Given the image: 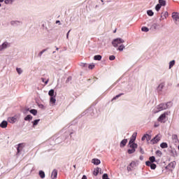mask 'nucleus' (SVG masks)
<instances>
[{"mask_svg": "<svg viewBox=\"0 0 179 179\" xmlns=\"http://www.w3.org/2000/svg\"><path fill=\"white\" fill-rule=\"evenodd\" d=\"M123 43H125V41L122 38H116L112 41V45L113 47L117 48Z\"/></svg>", "mask_w": 179, "mask_h": 179, "instance_id": "f257e3e1", "label": "nucleus"}, {"mask_svg": "<svg viewBox=\"0 0 179 179\" xmlns=\"http://www.w3.org/2000/svg\"><path fill=\"white\" fill-rule=\"evenodd\" d=\"M167 115H169V113H167V112H165L162 115H161L159 116V118H158L159 122H163V121H164V120H166V117H167Z\"/></svg>", "mask_w": 179, "mask_h": 179, "instance_id": "f03ea898", "label": "nucleus"}, {"mask_svg": "<svg viewBox=\"0 0 179 179\" xmlns=\"http://www.w3.org/2000/svg\"><path fill=\"white\" fill-rule=\"evenodd\" d=\"M172 19L175 21V23L179 22V13H172Z\"/></svg>", "mask_w": 179, "mask_h": 179, "instance_id": "7ed1b4c3", "label": "nucleus"}, {"mask_svg": "<svg viewBox=\"0 0 179 179\" xmlns=\"http://www.w3.org/2000/svg\"><path fill=\"white\" fill-rule=\"evenodd\" d=\"M8 121L10 122V124H15V122L17 121V115L8 117Z\"/></svg>", "mask_w": 179, "mask_h": 179, "instance_id": "20e7f679", "label": "nucleus"}, {"mask_svg": "<svg viewBox=\"0 0 179 179\" xmlns=\"http://www.w3.org/2000/svg\"><path fill=\"white\" fill-rule=\"evenodd\" d=\"M145 164H146V166H148V167H150L151 170H155V169H156V167H157L156 164H152V163L150 162V161H147V162H145Z\"/></svg>", "mask_w": 179, "mask_h": 179, "instance_id": "39448f33", "label": "nucleus"}, {"mask_svg": "<svg viewBox=\"0 0 179 179\" xmlns=\"http://www.w3.org/2000/svg\"><path fill=\"white\" fill-rule=\"evenodd\" d=\"M150 139H152V137L149 134H145L141 138L142 141L147 140L148 142H149V141H150Z\"/></svg>", "mask_w": 179, "mask_h": 179, "instance_id": "423d86ee", "label": "nucleus"}, {"mask_svg": "<svg viewBox=\"0 0 179 179\" xmlns=\"http://www.w3.org/2000/svg\"><path fill=\"white\" fill-rule=\"evenodd\" d=\"M160 141V136H156L153 139L151 140L152 143H157Z\"/></svg>", "mask_w": 179, "mask_h": 179, "instance_id": "0eeeda50", "label": "nucleus"}, {"mask_svg": "<svg viewBox=\"0 0 179 179\" xmlns=\"http://www.w3.org/2000/svg\"><path fill=\"white\" fill-rule=\"evenodd\" d=\"M136 133L133 134L130 141H129V145H131V143H134V142H135V140L136 139Z\"/></svg>", "mask_w": 179, "mask_h": 179, "instance_id": "6e6552de", "label": "nucleus"}, {"mask_svg": "<svg viewBox=\"0 0 179 179\" xmlns=\"http://www.w3.org/2000/svg\"><path fill=\"white\" fill-rule=\"evenodd\" d=\"M57 176H58V171L55 169L52 172L51 178L55 179L57 178Z\"/></svg>", "mask_w": 179, "mask_h": 179, "instance_id": "1a4fd4ad", "label": "nucleus"}, {"mask_svg": "<svg viewBox=\"0 0 179 179\" xmlns=\"http://www.w3.org/2000/svg\"><path fill=\"white\" fill-rule=\"evenodd\" d=\"M8 42H4L1 46H0V51H2V50H5V48H8Z\"/></svg>", "mask_w": 179, "mask_h": 179, "instance_id": "9d476101", "label": "nucleus"}, {"mask_svg": "<svg viewBox=\"0 0 179 179\" xmlns=\"http://www.w3.org/2000/svg\"><path fill=\"white\" fill-rule=\"evenodd\" d=\"M158 111H162V110H166V106L164 104L161 103L157 106Z\"/></svg>", "mask_w": 179, "mask_h": 179, "instance_id": "9b49d317", "label": "nucleus"}, {"mask_svg": "<svg viewBox=\"0 0 179 179\" xmlns=\"http://www.w3.org/2000/svg\"><path fill=\"white\" fill-rule=\"evenodd\" d=\"M22 149H23V143L18 144V147L17 148V153H20V152H22Z\"/></svg>", "mask_w": 179, "mask_h": 179, "instance_id": "f8f14e48", "label": "nucleus"}, {"mask_svg": "<svg viewBox=\"0 0 179 179\" xmlns=\"http://www.w3.org/2000/svg\"><path fill=\"white\" fill-rule=\"evenodd\" d=\"M127 142H128V140L127 139L122 140L120 143V148H124V146L127 145Z\"/></svg>", "mask_w": 179, "mask_h": 179, "instance_id": "ddd939ff", "label": "nucleus"}, {"mask_svg": "<svg viewBox=\"0 0 179 179\" xmlns=\"http://www.w3.org/2000/svg\"><path fill=\"white\" fill-rule=\"evenodd\" d=\"M0 127H1V128H6V127H8V122H6V121H3V122L0 124Z\"/></svg>", "mask_w": 179, "mask_h": 179, "instance_id": "4468645a", "label": "nucleus"}, {"mask_svg": "<svg viewBox=\"0 0 179 179\" xmlns=\"http://www.w3.org/2000/svg\"><path fill=\"white\" fill-rule=\"evenodd\" d=\"M92 163L94 164H96V166H99V164H100L101 162H100V159H93Z\"/></svg>", "mask_w": 179, "mask_h": 179, "instance_id": "2eb2a0df", "label": "nucleus"}, {"mask_svg": "<svg viewBox=\"0 0 179 179\" xmlns=\"http://www.w3.org/2000/svg\"><path fill=\"white\" fill-rule=\"evenodd\" d=\"M160 146L162 149H167V148H169V145L167 144V143H162L160 144Z\"/></svg>", "mask_w": 179, "mask_h": 179, "instance_id": "dca6fc26", "label": "nucleus"}, {"mask_svg": "<svg viewBox=\"0 0 179 179\" xmlns=\"http://www.w3.org/2000/svg\"><path fill=\"white\" fill-rule=\"evenodd\" d=\"M130 145V148H131V149H134V150H136L137 148H138V144H136V143H131V144H129Z\"/></svg>", "mask_w": 179, "mask_h": 179, "instance_id": "f3484780", "label": "nucleus"}, {"mask_svg": "<svg viewBox=\"0 0 179 179\" xmlns=\"http://www.w3.org/2000/svg\"><path fill=\"white\" fill-rule=\"evenodd\" d=\"M31 120H33V116H31V115H28L24 117V121H31Z\"/></svg>", "mask_w": 179, "mask_h": 179, "instance_id": "a211bd4d", "label": "nucleus"}, {"mask_svg": "<svg viewBox=\"0 0 179 179\" xmlns=\"http://www.w3.org/2000/svg\"><path fill=\"white\" fill-rule=\"evenodd\" d=\"M174 65H176V61L175 60L171 61L169 62V69H171L173 66H174Z\"/></svg>", "mask_w": 179, "mask_h": 179, "instance_id": "6ab92c4d", "label": "nucleus"}, {"mask_svg": "<svg viewBox=\"0 0 179 179\" xmlns=\"http://www.w3.org/2000/svg\"><path fill=\"white\" fill-rule=\"evenodd\" d=\"M94 59L95 61H101V55H95V56L94 57Z\"/></svg>", "mask_w": 179, "mask_h": 179, "instance_id": "aec40b11", "label": "nucleus"}, {"mask_svg": "<svg viewBox=\"0 0 179 179\" xmlns=\"http://www.w3.org/2000/svg\"><path fill=\"white\" fill-rule=\"evenodd\" d=\"M169 169H174L176 167V163L175 162H171L168 165Z\"/></svg>", "mask_w": 179, "mask_h": 179, "instance_id": "412c9836", "label": "nucleus"}, {"mask_svg": "<svg viewBox=\"0 0 179 179\" xmlns=\"http://www.w3.org/2000/svg\"><path fill=\"white\" fill-rule=\"evenodd\" d=\"M39 176L41 178H45V173L43 171H39Z\"/></svg>", "mask_w": 179, "mask_h": 179, "instance_id": "4be33fe9", "label": "nucleus"}, {"mask_svg": "<svg viewBox=\"0 0 179 179\" xmlns=\"http://www.w3.org/2000/svg\"><path fill=\"white\" fill-rule=\"evenodd\" d=\"M169 16V13L167 11L162 13V17H164V19H167Z\"/></svg>", "mask_w": 179, "mask_h": 179, "instance_id": "5701e85b", "label": "nucleus"}, {"mask_svg": "<svg viewBox=\"0 0 179 179\" xmlns=\"http://www.w3.org/2000/svg\"><path fill=\"white\" fill-rule=\"evenodd\" d=\"M159 3L161 6H166V1L164 0H159Z\"/></svg>", "mask_w": 179, "mask_h": 179, "instance_id": "b1692460", "label": "nucleus"}, {"mask_svg": "<svg viewBox=\"0 0 179 179\" xmlns=\"http://www.w3.org/2000/svg\"><path fill=\"white\" fill-rule=\"evenodd\" d=\"M172 139L173 141H175L176 143L178 141V138L177 136V134L172 135Z\"/></svg>", "mask_w": 179, "mask_h": 179, "instance_id": "393cba45", "label": "nucleus"}, {"mask_svg": "<svg viewBox=\"0 0 179 179\" xmlns=\"http://www.w3.org/2000/svg\"><path fill=\"white\" fill-rule=\"evenodd\" d=\"M149 160L150 163H155V162H156V158L155 156H152L149 158Z\"/></svg>", "mask_w": 179, "mask_h": 179, "instance_id": "a878e982", "label": "nucleus"}, {"mask_svg": "<svg viewBox=\"0 0 179 179\" xmlns=\"http://www.w3.org/2000/svg\"><path fill=\"white\" fill-rule=\"evenodd\" d=\"M136 150L134 148L131 149H129L127 150V153H129V155H132V153H135Z\"/></svg>", "mask_w": 179, "mask_h": 179, "instance_id": "bb28decb", "label": "nucleus"}, {"mask_svg": "<svg viewBox=\"0 0 179 179\" xmlns=\"http://www.w3.org/2000/svg\"><path fill=\"white\" fill-rule=\"evenodd\" d=\"M38 122H40V119L35 120L33 122V127H36V125H38Z\"/></svg>", "mask_w": 179, "mask_h": 179, "instance_id": "cd10ccee", "label": "nucleus"}, {"mask_svg": "<svg viewBox=\"0 0 179 179\" xmlns=\"http://www.w3.org/2000/svg\"><path fill=\"white\" fill-rule=\"evenodd\" d=\"M31 114H33V115H37V110L36 109H31L30 110Z\"/></svg>", "mask_w": 179, "mask_h": 179, "instance_id": "c85d7f7f", "label": "nucleus"}, {"mask_svg": "<svg viewBox=\"0 0 179 179\" xmlns=\"http://www.w3.org/2000/svg\"><path fill=\"white\" fill-rule=\"evenodd\" d=\"M124 48H125V46L123 44H122V45H119V48H117V50L119 51H122L124 50Z\"/></svg>", "mask_w": 179, "mask_h": 179, "instance_id": "c756f323", "label": "nucleus"}, {"mask_svg": "<svg viewBox=\"0 0 179 179\" xmlns=\"http://www.w3.org/2000/svg\"><path fill=\"white\" fill-rule=\"evenodd\" d=\"M55 101H57V99H55V98H54V96H51L50 97V103H52V104H55Z\"/></svg>", "mask_w": 179, "mask_h": 179, "instance_id": "7c9ffc66", "label": "nucleus"}, {"mask_svg": "<svg viewBox=\"0 0 179 179\" xmlns=\"http://www.w3.org/2000/svg\"><path fill=\"white\" fill-rule=\"evenodd\" d=\"M49 96H50V97H54V90H50L48 92Z\"/></svg>", "mask_w": 179, "mask_h": 179, "instance_id": "2f4dec72", "label": "nucleus"}, {"mask_svg": "<svg viewBox=\"0 0 179 179\" xmlns=\"http://www.w3.org/2000/svg\"><path fill=\"white\" fill-rule=\"evenodd\" d=\"M99 171H100V168H96V169L94 171V176H98Z\"/></svg>", "mask_w": 179, "mask_h": 179, "instance_id": "473e14b6", "label": "nucleus"}, {"mask_svg": "<svg viewBox=\"0 0 179 179\" xmlns=\"http://www.w3.org/2000/svg\"><path fill=\"white\" fill-rule=\"evenodd\" d=\"M162 8V5L160 4H157L156 6H155V10H157V12H159L160 10V8Z\"/></svg>", "mask_w": 179, "mask_h": 179, "instance_id": "72a5a7b5", "label": "nucleus"}, {"mask_svg": "<svg viewBox=\"0 0 179 179\" xmlns=\"http://www.w3.org/2000/svg\"><path fill=\"white\" fill-rule=\"evenodd\" d=\"M147 14L148 15V16H153L154 13L152 10H149L147 11Z\"/></svg>", "mask_w": 179, "mask_h": 179, "instance_id": "f704fd0d", "label": "nucleus"}, {"mask_svg": "<svg viewBox=\"0 0 179 179\" xmlns=\"http://www.w3.org/2000/svg\"><path fill=\"white\" fill-rule=\"evenodd\" d=\"M141 30H142V31L148 32V31H149V28H148V27H143L141 28Z\"/></svg>", "mask_w": 179, "mask_h": 179, "instance_id": "c9c22d12", "label": "nucleus"}, {"mask_svg": "<svg viewBox=\"0 0 179 179\" xmlns=\"http://www.w3.org/2000/svg\"><path fill=\"white\" fill-rule=\"evenodd\" d=\"M124 94H120L118 95H116L115 97L113 98L112 101L113 100H117V99H118V97H121V96H122Z\"/></svg>", "mask_w": 179, "mask_h": 179, "instance_id": "e433bc0d", "label": "nucleus"}, {"mask_svg": "<svg viewBox=\"0 0 179 179\" xmlns=\"http://www.w3.org/2000/svg\"><path fill=\"white\" fill-rule=\"evenodd\" d=\"M47 51L46 49L43 50L42 51H41L38 54V57H41L43 55V54H44V52H45Z\"/></svg>", "mask_w": 179, "mask_h": 179, "instance_id": "4c0bfd02", "label": "nucleus"}, {"mask_svg": "<svg viewBox=\"0 0 179 179\" xmlns=\"http://www.w3.org/2000/svg\"><path fill=\"white\" fill-rule=\"evenodd\" d=\"M130 167H132V169H134V167H135V166H136V162H132L130 164H129Z\"/></svg>", "mask_w": 179, "mask_h": 179, "instance_id": "58836bf2", "label": "nucleus"}, {"mask_svg": "<svg viewBox=\"0 0 179 179\" xmlns=\"http://www.w3.org/2000/svg\"><path fill=\"white\" fill-rule=\"evenodd\" d=\"M102 178H103V179H110V178H108V175L107 173H104V174L103 175V176H102Z\"/></svg>", "mask_w": 179, "mask_h": 179, "instance_id": "ea45409f", "label": "nucleus"}, {"mask_svg": "<svg viewBox=\"0 0 179 179\" xmlns=\"http://www.w3.org/2000/svg\"><path fill=\"white\" fill-rule=\"evenodd\" d=\"M156 155H157V156H162V155H163V153L162 152V151L158 150L156 151Z\"/></svg>", "mask_w": 179, "mask_h": 179, "instance_id": "a19ab883", "label": "nucleus"}, {"mask_svg": "<svg viewBox=\"0 0 179 179\" xmlns=\"http://www.w3.org/2000/svg\"><path fill=\"white\" fill-rule=\"evenodd\" d=\"M109 59H110V61H114V59H115V56H114V55H110V56L109 57Z\"/></svg>", "mask_w": 179, "mask_h": 179, "instance_id": "79ce46f5", "label": "nucleus"}, {"mask_svg": "<svg viewBox=\"0 0 179 179\" xmlns=\"http://www.w3.org/2000/svg\"><path fill=\"white\" fill-rule=\"evenodd\" d=\"M17 73H19V75H20V73H22V72H23V71H22V69L17 68Z\"/></svg>", "mask_w": 179, "mask_h": 179, "instance_id": "37998d69", "label": "nucleus"}, {"mask_svg": "<svg viewBox=\"0 0 179 179\" xmlns=\"http://www.w3.org/2000/svg\"><path fill=\"white\" fill-rule=\"evenodd\" d=\"M88 68H89V69H94V64H90Z\"/></svg>", "mask_w": 179, "mask_h": 179, "instance_id": "c03bdc74", "label": "nucleus"}, {"mask_svg": "<svg viewBox=\"0 0 179 179\" xmlns=\"http://www.w3.org/2000/svg\"><path fill=\"white\" fill-rule=\"evenodd\" d=\"M164 87V85L163 84H160L159 86H158V88L159 89H163V87Z\"/></svg>", "mask_w": 179, "mask_h": 179, "instance_id": "a18cd8bd", "label": "nucleus"}, {"mask_svg": "<svg viewBox=\"0 0 179 179\" xmlns=\"http://www.w3.org/2000/svg\"><path fill=\"white\" fill-rule=\"evenodd\" d=\"M127 170H128V171H132V169L129 166H127Z\"/></svg>", "mask_w": 179, "mask_h": 179, "instance_id": "49530a36", "label": "nucleus"}, {"mask_svg": "<svg viewBox=\"0 0 179 179\" xmlns=\"http://www.w3.org/2000/svg\"><path fill=\"white\" fill-rule=\"evenodd\" d=\"M4 2H5V3L8 4V3H9V0H5Z\"/></svg>", "mask_w": 179, "mask_h": 179, "instance_id": "de8ad7c7", "label": "nucleus"}, {"mask_svg": "<svg viewBox=\"0 0 179 179\" xmlns=\"http://www.w3.org/2000/svg\"><path fill=\"white\" fill-rule=\"evenodd\" d=\"M70 31H69V32H68L67 34H66L67 38H69V33H70Z\"/></svg>", "mask_w": 179, "mask_h": 179, "instance_id": "09e8293b", "label": "nucleus"}, {"mask_svg": "<svg viewBox=\"0 0 179 179\" xmlns=\"http://www.w3.org/2000/svg\"><path fill=\"white\" fill-rule=\"evenodd\" d=\"M154 127H155V128H157V127H159V124H155V125H154Z\"/></svg>", "mask_w": 179, "mask_h": 179, "instance_id": "8fccbe9b", "label": "nucleus"}, {"mask_svg": "<svg viewBox=\"0 0 179 179\" xmlns=\"http://www.w3.org/2000/svg\"><path fill=\"white\" fill-rule=\"evenodd\" d=\"M82 179H87V177H86V176L84 175V176H83Z\"/></svg>", "mask_w": 179, "mask_h": 179, "instance_id": "3c124183", "label": "nucleus"}, {"mask_svg": "<svg viewBox=\"0 0 179 179\" xmlns=\"http://www.w3.org/2000/svg\"><path fill=\"white\" fill-rule=\"evenodd\" d=\"M49 80L48 79L45 82V85H47L48 83Z\"/></svg>", "mask_w": 179, "mask_h": 179, "instance_id": "603ef678", "label": "nucleus"}, {"mask_svg": "<svg viewBox=\"0 0 179 179\" xmlns=\"http://www.w3.org/2000/svg\"><path fill=\"white\" fill-rule=\"evenodd\" d=\"M141 153H142V155L144 153V151L142 149H141Z\"/></svg>", "mask_w": 179, "mask_h": 179, "instance_id": "864d4df0", "label": "nucleus"}, {"mask_svg": "<svg viewBox=\"0 0 179 179\" xmlns=\"http://www.w3.org/2000/svg\"><path fill=\"white\" fill-rule=\"evenodd\" d=\"M56 23L58 24V23H61V22L59 20H57L56 21Z\"/></svg>", "mask_w": 179, "mask_h": 179, "instance_id": "5fc2aeb1", "label": "nucleus"}, {"mask_svg": "<svg viewBox=\"0 0 179 179\" xmlns=\"http://www.w3.org/2000/svg\"><path fill=\"white\" fill-rule=\"evenodd\" d=\"M140 160H143V157H140Z\"/></svg>", "mask_w": 179, "mask_h": 179, "instance_id": "6e6d98bb", "label": "nucleus"}, {"mask_svg": "<svg viewBox=\"0 0 179 179\" xmlns=\"http://www.w3.org/2000/svg\"><path fill=\"white\" fill-rule=\"evenodd\" d=\"M41 80H42V82H44L45 79L42 78Z\"/></svg>", "mask_w": 179, "mask_h": 179, "instance_id": "4d7b16f0", "label": "nucleus"}, {"mask_svg": "<svg viewBox=\"0 0 179 179\" xmlns=\"http://www.w3.org/2000/svg\"><path fill=\"white\" fill-rule=\"evenodd\" d=\"M15 23V22H11V24H13Z\"/></svg>", "mask_w": 179, "mask_h": 179, "instance_id": "13d9d810", "label": "nucleus"}, {"mask_svg": "<svg viewBox=\"0 0 179 179\" xmlns=\"http://www.w3.org/2000/svg\"><path fill=\"white\" fill-rule=\"evenodd\" d=\"M116 31H117V29H115V30L113 31V33H116Z\"/></svg>", "mask_w": 179, "mask_h": 179, "instance_id": "bf43d9fd", "label": "nucleus"}, {"mask_svg": "<svg viewBox=\"0 0 179 179\" xmlns=\"http://www.w3.org/2000/svg\"><path fill=\"white\" fill-rule=\"evenodd\" d=\"M0 2H3V0H0Z\"/></svg>", "mask_w": 179, "mask_h": 179, "instance_id": "052dcab7", "label": "nucleus"}, {"mask_svg": "<svg viewBox=\"0 0 179 179\" xmlns=\"http://www.w3.org/2000/svg\"><path fill=\"white\" fill-rule=\"evenodd\" d=\"M73 167L76 168V165H74Z\"/></svg>", "mask_w": 179, "mask_h": 179, "instance_id": "680f3d73", "label": "nucleus"}, {"mask_svg": "<svg viewBox=\"0 0 179 179\" xmlns=\"http://www.w3.org/2000/svg\"><path fill=\"white\" fill-rule=\"evenodd\" d=\"M0 6H1V3H0Z\"/></svg>", "mask_w": 179, "mask_h": 179, "instance_id": "e2e57ef3", "label": "nucleus"}]
</instances>
